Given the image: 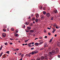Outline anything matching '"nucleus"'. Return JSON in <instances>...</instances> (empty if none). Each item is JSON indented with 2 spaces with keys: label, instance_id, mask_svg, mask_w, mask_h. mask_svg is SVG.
Here are the masks:
<instances>
[{
  "label": "nucleus",
  "instance_id": "obj_1",
  "mask_svg": "<svg viewBox=\"0 0 60 60\" xmlns=\"http://www.w3.org/2000/svg\"><path fill=\"white\" fill-rule=\"evenodd\" d=\"M59 52V49L57 48H56L54 51L52 50V52H50L49 53V56L52 57V55H54L55 54H57Z\"/></svg>",
  "mask_w": 60,
  "mask_h": 60
},
{
  "label": "nucleus",
  "instance_id": "obj_2",
  "mask_svg": "<svg viewBox=\"0 0 60 60\" xmlns=\"http://www.w3.org/2000/svg\"><path fill=\"white\" fill-rule=\"evenodd\" d=\"M38 53V52L37 51H33L32 52H30L29 53V55H31V54H32V55H33L34 54H36L37 53Z\"/></svg>",
  "mask_w": 60,
  "mask_h": 60
},
{
  "label": "nucleus",
  "instance_id": "obj_3",
  "mask_svg": "<svg viewBox=\"0 0 60 60\" xmlns=\"http://www.w3.org/2000/svg\"><path fill=\"white\" fill-rule=\"evenodd\" d=\"M52 12L53 14H55V13L56 14L57 13V11L56 10H55L53 11Z\"/></svg>",
  "mask_w": 60,
  "mask_h": 60
},
{
  "label": "nucleus",
  "instance_id": "obj_4",
  "mask_svg": "<svg viewBox=\"0 0 60 60\" xmlns=\"http://www.w3.org/2000/svg\"><path fill=\"white\" fill-rule=\"evenodd\" d=\"M44 56L45 58V59H47V57H48V55L47 54H45L44 55Z\"/></svg>",
  "mask_w": 60,
  "mask_h": 60
},
{
  "label": "nucleus",
  "instance_id": "obj_5",
  "mask_svg": "<svg viewBox=\"0 0 60 60\" xmlns=\"http://www.w3.org/2000/svg\"><path fill=\"white\" fill-rule=\"evenodd\" d=\"M41 19L42 20H43L44 19V17L43 15H41L40 16Z\"/></svg>",
  "mask_w": 60,
  "mask_h": 60
},
{
  "label": "nucleus",
  "instance_id": "obj_6",
  "mask_svg": "<svg viewBox=\"0 0 60 60\" xmlns=\"http://www.w3.org/2000/svg\"><path fill=\"white\" fill-rule=\"evenodd\" d=\"M46 15L47 17H49L50 16V14L49 13H48L46 14Z\"/></svg>",
  "mask_w": 60,
  "mask_h": 60
},
{
  "label": "nucleus",
  "instance_id": "obj_7",
  "mask_svg": "<svg viewBox=\"0 0 60 60\" xmlns=\"http://www.w3.org/2000/svg\"><path fill=\"white\" fill-rule=\"evenodd\" d=\"M2 36L3 37H5L6 36V34L5 33H3L2 34Z\"/></svg>",
  "mask_w": 60,
  "mask_h": 60
},
{
  "label": "nucleus",
  "instance_id": "obj_8",
  "mask_svg": "<svg viewBox=\"0 0 60 60\" xmlns=\"http://www.w3.org/2000/svg\"><path fill=\"white\" fill-rule=\"evenodd\" d=\"M41 60H43V59H45V58L44 56H42L41 58Z\"/></svg>",
  "mask_w": 60,
  "mask_h": 60
},
{
  "label": "nucleus",
  "instance_id": "obj_9",
  "mask_svg": "<svg viewBox=\"0 0 60 60\" xmlns=\"http://www.w3.org/2000/svg\"><path fill=\"white\" fill-rule=\"evenodd\" d=\"M36 18H39V14H36Z\"/></svg>",
  "mask_w": 60,
  "mask_h": 60
},
{
  "label": "nucleus",
  "instance_id": "obj_10",
  "mask_svg": "<svg viewBox=\"0 0 60 60\" xmlns=\"http://www.w3.org/2000/svg\"><path fill=\"white\" fill-rule=\"evenodd\" d=\"M47 42H45V43L44 44V47L45 48V47H46L47 46Z\"/></svg>",
  "mask_w": 60,
  "mask_h": 60
},
{
  "label": "nucleus",
  "instance_id": "obj_11",
  "mask_svg": "<svg viewBox=\"0 0 60 60\" xmlns=\"http://www.w3.org/2000/svg\"><path fill=\"white\" fill-rule=\"evenodd\" d=\"M27 29L28 30H30L31 29V27H30L28 26L27 27Z\"/></svg>",
  "mask_w": 60,
  "mask_h": 60
},
{
  "label": "nucleus",
  "instance_id": "obj_12",
  "mask_svg": "<svg viewBox=\"0 0 60 60\" xmlns=\"http://www.w3.org/2000/svg\"><path fill=\"white\" fill-rule=\"evenodd\" d=\"M25 24L26 25H28L29 24V22H27L25 23Z\"/></svg>",
  "mask_w": 60,
  "mask_h": 60
},
{
  "label": "nucleus",
  "instance_id": "obj_13",
  "mask_svg": "<svg viewBox=\"0 0 60 60\" xmlns=\"http://www.w3.org/2000/svg\"><path fill=\"white\" fill-rule=\"evenodd\" d=\"M57 45L59 47H60V42H59L58 43Z\"/></svg>",
  "mask_w": 60,
  "mask_h": 60
},
{
  "label": "nucleus",
  "instance_id": "obj_14",
  "mask_svg": "<svg viewBox=\"0 0 60 60\" xmlns=\"http://www.w3.org/2000/svg\"><path fill=\"white\" fill-rule=\"evenodd\" d=\"M30 33H34V30H31L30 31Z\"/></svg>",
  "mask_w": 60,
  "mask_h": 60
},
{
  "label": "nucleus",
  "instance_id": "obj_15",
  "mask_svg": "<svg viewBox=\"0 0 60 60\" xmlns=\"http://www.w3.org/2000/svg\"><path fill=\"white\" fill-rule=\"evenodd\" d=\"M35 21L36 22V23H38V19H36L35 20Z\"/></svg>",
  "mask_w": 60,
  "mask_h": 60
},
{
  "label": "nucleus",
  "instance_id": "obj_16",
  "mask_svg": "<svg viewBox=\"0 0 60 60\" xmlns=\"http://www.w3.org/2000/svg\"><path fill=\"white\" fill-rule=\"evenodd\" d=\"M42 6H40L39 7V8H40V9H41L42 8Z\"/></svg>",
  "mask_w": 60,
  "mask_h": 60
},
{
  "label": "nucleus",
  "instance_id": "obj_17",
  "mask_svg": "<svg viewBox=\"0 0 60 60\" xmlns=\"http://www.w3.org/2000/svg\"><path fill=\"white\" fill-rule=\"evenodd\" d=\"M18 35H19L18 34H15V36L16 37H17V36H18Z\"/></svg>",
  "mask_w": 60,
  "mask_h": 60
},
{
  "label": "nucleus",
  "instance_id": "obj_18",
  "mask_svg": "<svg viewBox=\"0 0 60 60\" xmlns=\"http://www.w3.org/2000/svg\"><path fill=\"white\" fill-rule=\"evenodd\" d=\"M34 45L36 46H38V43H36L34 44Z\"/></svg>",
  "mask_w": 60,
  "mask_h": 60
},
{
  "label": "nucleus",
  "instance_id": "obj_19",
  "mask_svg": "<svg viewBox=\"0 0 60 60\" xmlns=\"http://www.w3.org/2000/svg\"><path fill=\"white\" fill-rule=\"evenodd\" d=\"M3 27L4 28H7V26L5 25H4L3 26Z\"/></svg>",
  "mask_w": 60,
  "mask_h": 60
},
{
  "label": "nucleus",
  "instance_id": "obj_20",
  "mask_svg": "<svg viewBox=\"0 0 60 60\" xmlns=\"http://www.w3.org/2000/svg\"><path fill=\"white\" fill-rule=\"evenodd\" d=\"M3 52H1V53H0V57H1V56H2V54H3Z\"/></svg>",
  "mask_w": 60,
  "mask_h": 60
},
{
  "label": "nucleus",
  "instance_id": "obj_21",
  "mask_svg": "<svg viewBox=\"0 0 60 60\" xmlns=\"http://www.w3.org/2000/svg\"><path fill=\"white\" fill-rule=\"evenodd\" d=\"M24 54H22V55H21V58H22L23 57V56H24Z\"/></svg>",
  "mask_w": 60,
  "mask_h": 60
},
{
  "label": "nucleus",
  "instance_id": "obj_22",
  "mask_svg": "<svg viewBox=\"0 0 60 60\" xmlns=\"http://www.w3.org/2000/svg\"><path fill=\"white\" fill-rule=\"evenodd\" d=\"M33 26V23H31L30 24V26Z\"/></svg>",
  "mask_w": 60,
  "mask_h": 60
},
{
  "label": "nucleus",
  "instance_id": "obj_23",
  "mask_svg": "<svg viewBox=\"0 0 60 60\" xmlns=\"http://www.w3.org/2000/svg\"><path fill=\"white\" fill-rule=\"evenodd\" d=\"M36 60H40L41 59H40V58H38L36 59Z\"/></svg>",
  "mask_w": 60,
  "mask_h": 60
},
{
  "label": "nucleus",
  "instance_id": "obj_24",
  "mask_svg": "<svg viewBox=\"0 0 60 60\" xmlns=\"http://www.w3.org/2000/svg\"><path fill=\"white\" fill-rule=\"evenodd\" d=\"M56 24H53V26L54 27H56Z\"/></svg>",
  "mask_w": 60,
  "mask_h": 60
},
{
  "label": "nucleus",
  "instance_id": "obj_25",
  "mask_svg": "<svg viewBox=\"0 0 60 60\" xmlns=\"http://www.w3.org/2000/svg\"><path fill=\"white\" fill-rule=\"evenodd\" d=\"M43 14H44V15H45V14H46V12L44 11L43 12Z\"/></svg>",
  "mask_w": 60,
  "mask_h": 60
},
{
  "label": "nucleus",
  "instance_id": "obj_26",
  "mask_svg": "<svg viewBox=\"0 0 60 60\" xmlns=\"http://www.w3.org/2000/svg\"><path fill=\"white\" fill-rule=\"evenodd\" d=\"M46 7H44L43 8V10H46Z\"/></svg>",
  "mask_w": 60,
  "mask_h": 60
},
{
  "label": "nucleus",
  "instance_id": "obj_27",
  "mask_svg": "<svg viewBox=\"0 0 60 60\" xmlns=\"http://www.w3.org/2000/svg\"><path fill=\"white\" fill-rule=\"evenodd\" d=\"M11 31H13L14 30V29L13 28H11Z\"/></svg>",
  "mask_w": 60,
  "mask_h": 60
},
{
  "label": "nucleus",
  "instance_id": "obj_28",
  "mask_svg": "<svg viewBox=\"0 0 60 60\" xmlns=\"http://www.w3.org/2000/svg\"><path fill=\"white\" fill-rule=\"evenodd\" d=\"M9 52H10L9 51H7L6 52L7 53H8V54H9Z\"/></svg>",
  "mask_w": 60,
  "mask_h": 60
},
{
  "label": "nucleus",
  "instance_id": "obj_29",
  "mask_svg": "<svg viewBox=\"0 0 60 60\" xmlns=\"http://www.w3.org/2000/svg\"><path fill=\"white\" fill-rule=\"evenodd\" d=\"M2 56H3V58H6V57L4 56V55Z\"/></svg>",
  "mask_w": 60,
  "mask_h": 60
},
{
  "label": "nucleus",
  "instance_id": "obj_30",
  "mask_svg": "<svg viewBox=\"0 0 60 60\" xmlns=\"http://www.w3.org/2000/svg\"><path fill=\"white\" fill-rule=\"evenodd\" d=\"M29 54H27L26 55V56H29Z\"/></svg>",
  "mask_w": 60,
  "mask_h": 60
},
{
  "label": "nucleus",
  "instance_id": "obj_31",
  "mask_svg": "<svg viewBox=\"0 0 60 60\" xmlns=\"http://www.w3.org/2000/svg\"><path fill=\"white\" fill-rule=\"evenodd\" d=\"M44 49V48H42L41 49H40V50H43Z\"/></svg>",
  "mask_w": 60,
  "mask_h": 60
},
{
  "label": "nucleus",
  "instance_id": "obj_32",
  "mask_svg": "<svg viewBox=\"0 0 60 60\" xmlns=\"http://www.w3.org/2000/svg\"><path fill=\"white\" fill-rule=\"evenodd\" d=\"M26 32H27V33H28V32H29V30H26Z\"/></svg>",
  "mask_w": 60,
  "mask_h": 60
},
{
  "label": "nucleus",
  "instance_id": "obj_33",
  "mask_svg": "<svg viewBox=\"0 0 60 60\" xmlns=\"http://www.w3.org/2000/svg\"><path fill=\"white\" fill-rule=\"evenodd\" d=\"M52 41V39H51L50 40L49 42H51V41Z\"/></svg>",
  "mask_w": 60,
  "mask_h": 60
},
{
  "label": "nucleus",
  "instance_id": "obj_34",
  "mask_svg": "<svg viewBox=\"0 0 60 60\" xmlns=\"http://www.w3.org/2000/svg\"><path fill=\"white\" fill-rule=\"evenodd\" d=\"M43 42H40V43H39V44H42V43H43Z\"/></svg>",
  "mask_w": 60,
  "mask_h": 60
},
{
  "label": "nucleus",
  "instance_id": "obj_35",
  "mask_svg": "<svg viewBox=\"0 0 60 60\" xmlns=\"http://www.w3.org/2000/svg\"><path fill=\"white\" fill-rule=\"evenodd\" d=\"M4 44L5 45H7V44H8V43H7L6 42V43H4Z\"/></svg>",
  "mask_w": 60,
  "mask_h": 60
},
{
  "label": "nucleus",
  "instance_id": "obj_36",
  "mask_svg": "<svg viewBox=\"0 0 60 60\" xmlns=\"http://www.w3.org/2000/svg\"><path fill=\"white\" fill-rule=\"evenodd\" d=\"M52 28V29H53V31H55V30H55V29L53 28Z\"/></svg>",
  "mask_w": 60,
  "mask_h": 60
},
{
  "label": "nucleus",
  "instance_id": "obj_37",
  "mask_svg": "<svg viewBox=\"0 0 60 60\" xmlns=\"http://www.w3.org/2000/svg\"><path fill=\"white\" fill-rule=\"evenodd\" d=\"M19 55L20 56H21V55H22V54L21 53H19Z\"/></svg>",
  "mask_w": 60,
  "mask_h": 60
},
{
  "label": "nucleus",
  "instance_id": "obj_38",
  "mask_svg": "<svg viewBox=\"0 0 60 60\" xmlns=\"http://www.w3.org/2000/svg\"><path fill=\"white\" fill-rule=\"evenodd\" d=\"M35 18H33L32 19L33 20H35Z\"/></svg>",
  "mask_w": 60,
  "mask_h": 60
},
{
  "label": "nucleus",
  "instance_id": "obj_39",
  "mask_svg": "<svg viewBox=\"0 0 60 60\" xmlns=\"http://www.w3.org/2000/svg\"><path fill=\"white\" fill-rule=\"evenodd\" d=\"M38 22H40V21H41V20H40V19H38Z\"/></svg>",
  "mask_w": 60,
  "mask_h": 60
},
{
  "label": "nucleus",
  "instance_id": "obj_40",
  "mask_svg": "<svg viewBox=\"0 0 60 60\" xmlns=\"http://www.w3.org/2000/svg\"><path fill=\"white\" fill-rule=\"evenodd\" d=\"M48 34L49 35H51V34H50V33H49V32L48 33Z\"/></svg>",
  "mask_w": 60,
  "mask_h": 60
},
{
  "label": "nucleus",
  "instance_id": "obj_41",
  "mask_svg": "<svg viewBox=\"0 0 60 60\" xmlns=\"http://www.w3.org/2000/svg\"><path fill=\"white\" fill-rule=\"evenodd\" d=\"M28 41V40H26L25 41V42H27Z\"/></svg>",
  "mask_w": 60,
  "mask_h": 60
},
{
  "label": "nucleus",
  "instance_id": "obj_42",
  "mask_svg": "<svg viewBox=\"0 0 60 60\" xmlns=\"http://www.w3.org/2000/svg\"><path fill=\"white\" fill-rule=\"evenodd\" d=\"M3 30L4 32H5L6 31V30L5 29H3Z\"/></svg>",
  "mask_w": 60,
  "mask_h": 60
},
{
  "label": "nucleus",
  "instance_id": "obj_43",
  "mask_svg": "<svg viewBox=\"0 0 60 60\" xmlns=\"http://www.w3.org/2000/svg\"><path fill=\"white\" fill-rule=\"evenodd\" d=\"M16 33H18V30H16Z\"/></svg>",
  "mask_w": 60,
  "mask_h": 60
},
{
  "label": "nucleus",
  "instance_id": "obj_44",
  "mask_svg": "<svg viewBox=\"0 0 60 60\" xmlns=\"http://www.w3.org/2000/svg\"><path fill=\"white\" fill-rule=\"evenodd\" d=\"M51 20H53V17L51 18Z\"/></svg>",
  "mask_w": 60,
  "mask_h": 60
},
{
  "label": "nucleus",
  "instance_id": "obj_45",
  "mask_svg": "<svg viewBox=\"0 0 60 60\" xmlns=\"http://www.w3.org/2000/svg\"><path fill=\"white\" fill-rule=\"evenodd\" d=\"M47 28V29H49V30H50V29H51V28H50L49 27H48Z\"/></svg>",
  "mask_w": 60,
  "mask_h": 60
},
{
  "label": "nucleus",
  "instance_id": "obj_46",
  "mask_svg": "<svg viewBox=\"0 0 60 60\" xmlns=\"http://www.w3.org/2000/svg\"><path fill=\"white\" fill-rule=\"evenodd\" d=\"M31 44H32V42L30 43H29V44H28V45H31Z\"/></svg>",
  "mask_w": 60,
  "mask_h": 60
},
{
  "label": "nucleus",
  "instance_id": "obj_47",
  "mask_svg": "<svg viewBox=\"0 0 60 60\" xmlns=\"http://www.w3.org/2000/svg\"><path fill=\"white\" fill-rule=\"evenodd\" d=\"M34 49V48H31V50H33Z\"/></svg>",
  "mask_w": 60,
  "mask_h": 60
},
{
  "label": "nucleus",
  "instance_id": "obj_48",
  "mask_svg": "<svg viewBox=\"0 0 60 60\" xmlns=\"http://www.w3.org/2000/svg\"><path fill=\"white\" fill-rule=\"evenodd\" d=\"M16 50H17V51H18V50H19V49H16Z\"/></svg>",
  "mask_w": 60,
  "mask_h": 60
},
{
  "label": "nucleus",
  "instance_id": "obj_49",
  "mask_svg": "<svg viewBox=\"0 0 60 60\" xmlns=\"http://www.w3.org/2000/svg\"><path fill=\"white\" fill-rule=\"evenodd\" d=\"M34 16V15L33 14L31 15V17H32Z\"/></svg>",
  "mask_w": 60,
  "mask_h": 60
},
{
  "label": "nucleus",
  "instance_id": "obj_50",
  "mask_svg": "<svg viewBox=\"0 0 60 60\" xmlns=\"http://www.w3.org/2000/svg\"><path fill=\"white\" fill-rule=\"evenodd\" d=\"M13 44L11 42L10 43V45H12Z\"/></svg>",
  "mask_w": 60,
  "mask_h": 60
},
{
  "label": "nucleus",
  "instance_id": "obj_51",
  "mask_svg": "<svg viewBox=\"0 0 60 60\" xmlns=\"http://www.w3.org/2000/svg\"><path fill=\"white\" fill-rule=\"evenodd\" d=\"M47 38V36H45V38Z\"/></svg>",
  "mask_w": 60,
  "mask_h": 60
},
{
  "label": "nucleus",
  "instance_id": "obj_52",
  "mask_svg": "<svg viewBox=\"0 0 60 60\" xmlns=\"http://www.w3.org/2000/svg\"><path fill=\"white\" fill-rule=\"evenodd\" d=\"M58 57L59 58H60V56L59 55L58 56Z\"/></svg>",
  "mask_w": 60,
  "mask_h": 60
},
{
  "label": "nucleus",
  "instance_id": "obj_53",
  "mask_svg": "<svg viewBox=\"0 0 60 60\" xmlns=\"http://www.w3.org/2000/svg\"><path fill=\"white\" fill-rule=\"evenodd\" d=\"M39 38H40V39H41L42 38V37H39Z\"/></svg>",
  "mask_w": 60,
  "mask_h": 60
},
{
  "label": "nucleus",
  "instance_id": "obj_54",
  "mask_svg": "<svg viewBox=\"0 0 60 60\" xmlns=\"http://www.w3.org/2000/svg\"><path fill=\"white\" fill-rule=\"evenodd\" d=\"M38 39V38H35V40H37V39Z\"/></svg>",
  "mask_w": 60,
  "mask_h": 60
},
{
  "label": "nucleus",
  "instance_id": "obj_55",
  "mask_svg": "<svg viewBox=\"0 0 60 60\" xmlns=\"http://www.w3.org/2000/svg\"><path fill=\"white\" fill-rule=\"evenodd\" d=\"M32 45H33V44H34V42H32Z\"/></svg>",
  "mask_w": 60,
  "mask_h": 60
},
{
  "label": "nucleus",
  "instance_id": "obj_56",
  "mask_svg": "<svg viewBox=\"0 0 60 60\" xmlns=\"http://www.w3.org/2000/svg\"><path fill=\"white\" fill-rule=\"evenodd\" d=\"M3 45H1L0 48H2V47H3Z\"/></svg>",
  "mask_w": 60,
  "mask_h": 60
},
{
  "label": "nucleus",
  "instance_id": "obj_57",
  "mask_svg": "<svg viewBox=\"0 0 60 60\" xmlns=\"http://www.w3.org/2000/svg\"><path fill=\"white\" fill-rule=\"evenodd\" d=\"M56 36H57V35L56 34H55V35L54 36H55V37H56Z\"/></svg>",
  "mask_w": 60,
  "mask_h": 60
},
{
  "label": "nucleus",
  "instance_id": "obj_58",
  "mask_svg": "<svg viewBox=\"0 0 60 60\" xmlns=\"http://www.w3.org/2000/svg\"><path fill=\"white\" fill-rule=\"evenodd\" d=\"M2 48H1V47L0 48V50H2Z\"/></svg>",
  "mask_w": 60,
  "mask_h": 60
},
{
  "label": "nucleus",
  "instance_id": "obj_59",
  "mask_svg": "<svg viewBox=\"0 0 60 60\" xmlns=\"http://www.w3.org/2000/svg\"><path fill=\"white\" fill-rule=\"evenodd\" d=\"M28 45L29 46H30V47H31V45Z\"/></svg>",
  "mask_w": 60,
  "mask_h": 60
},
{
  "label": "nucleus",
  "instance_id": "obj_60",
  "mask_svg": "<svg viewBox=\"0 0 60 60\" xmlns=\"http://www.w3.org/2000/svg\"><path fill=\"white\" fill-rule=\"evenodd\" d=\"M31 56V55H29V57H30Z\"/></svg>",
  "mask_w": 60,
  "mask_h": 60
},
{
  "label": "nucleus",
  "instance_id": "obj_61",
  "mask_svg": "<svg viewBox=\"0 0 60 60\" xmlns=\"http://www.w3.org/2000/svg\"><path fill=\"white\" fill-rule=\"evenodd\" d=\"M30 18H31V17L30 16L29 17V18H28V19H30Z\"/></svg>",
  "mask_w": 60,
  "mask_h": 60
},
{
  "label": "nucleus",
  "instance_id": "obj_62",
  "mask_svg": "<svg viewBox=\"0 0 60 60\" xmlns=\"http://www.w3.org/2000/svg\"><path fill=\"white\" fill-rule=\"evenodd\" d=\"M54 32H55V31H53H53H52L53 33H54Z\"/></svg>",
  "mask_w": 60,
  "mask_h": 60
},
{
  "label": "nucleus",
  "instance_id": "obj_63",
  "mask_svg": "<svg viewBox=\"0 0 60 60\" xmlns=\"http://www.w3.org/2000/svg\"><path fill=\"white\" fill-rule=\"evenodd\" d=\"M56 29H57V28H58V27H57V26H56Z\"/></svg>",
  "mask_w": 60,
  "mask_h": 60
},
{
  "label": "nucleus",
  "instance_id": "obj_64",
  "mask_svg": "<svg viewBox=\"0 0 60 60\" xmlns=\"http://www.w3.org/2000/svg\"><path fill=\"white\" fill-rule=\"evenodd\" d=\"M10 40H13V39H11V38Z\"/></svg>",
  "mask_w": 60,
  "mask_h": 60
}]
</instances>
